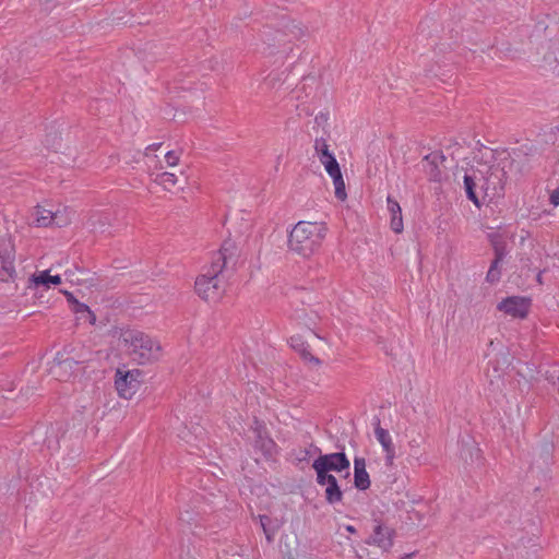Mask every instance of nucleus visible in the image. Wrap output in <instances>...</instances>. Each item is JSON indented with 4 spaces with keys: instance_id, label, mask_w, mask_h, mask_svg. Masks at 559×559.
<instances>
[{
    "instance_id": "f257e3e1",
    "label": "nucleus",
    "mask_w": 559,
    "mask_h": 559,
    "mask_svg": "<svg viewBox=\"0 0 559 559\" xmlns=\"http://www.w3.org/2000/svg\"><path fill=\"white\" fill-rule=\"evenodd\" d=\"M326 233L328 226L323 222L299 221L288 233V249L302 258H310L321 248Z\"/></svg>"
},
{
    "instance_id": "f03ea898",
    "label": "nucleus",
    "mask_w": 559,
    "mask_h": 559,
    "mask_svg": "<svg viewBox=\"0 0 559 559\" xmlns=\"http://www.w3.org/2000/svg\"><path fill=\"white\" fill-rule=\"evenodd\" d=\"M119 340L127 354L139 365H146L162 357L159 341L140 330L122 329Z\"/></svg>"
},
{
    "instance_id": "7ed1b4c3",
    "label": "nucleus",
    "mask_w": 559,
    "mask_h": 559,
    "mask_svg": "<svg viewBox=\"0 0 559 559\" xmlns=\"http://www.w3.org/2000/svg\"><path fill=\"white\" fill-rule=\"evenodd\" d=\"M347 465L348 462L344 453L320 455L312 464L317 473V481L319 485L325 486V497L330 503L342 499V491L333 473L341 472Z\"/></svg>"
},
{
    "instance_id": "20e7f679",
    "label": "nucleus",
    "mask_w": 559,
    "mask_h": 559,
    "mask_svg": "<svg viewBox=\"0 0 559 559\" xmlns=\"http://www.w3.org/2000/svg\"><path fill=\"white\" fill-rule=\"evenodd\" d=\"M313 148L314 156L319 159L320 164L324 167L325 171L332 179L335 198L341 202L346 201L347 192L345 181L328 140L323 136L316 138Z\"/></svg>"
},
{
    "instance_id": "39448f33",
    "label": "nucleus",
    "mask_w": 559,
    "mask_h": 559,
    "mask_svg": "<svg viewBox=\"0 0 559 559\" xmlns=\"http://www.w3.org/2000/svg\"><path fill=\"white\" fill-rule=\"evenodd\" d=\"M194 293L203 301L218 304L225 296V287L219 276L203 272L194 281Z\"/></svg>"
},
{
    "instance_id": "423d86ee",
    "label": "nucleus",
    "mask_w": 559,
    "mask_h": 559,
    "mask_svg": "<svg viewBox=\"0 0 559 559\" xmlns=\"http://www.w3.org/2000/svg\"><path fill=\"white\" fill-rule=\"evenodd\" d=\"M142 371L139 369L118 368L115 373V389L119 397L132 399L141 384Z\"/></svg>"
},
{
    "instance_id": "0eeeda50",
    "label": "nucleus",
    "mask_w": 559,
    "mask_h": 559,
    "mask_svg": "<svg viewBox=\"0 0 559 559\" xmlns=\"http://www.w3.org/2000/svg\"><path fill=\"white\" fill-rule=\"evenodd\" d=\"M235 255V245L230 241H225L217 251L212 253L210 264L205 267L204 272L221 277V274Z\"/></svg>"
},
{
    "instance_id": "6e6552de",
    "label": "nucleus",
    "mask_w": 559,
    "mask_h": 559,
    "mask_svg": "<svg viewBox=\"0 0 559 559\" xmlns=\"http://www.w3.org/2000/svg\"><path fill=\"white\" fill-rule=\"evenodd\" d=\"M531 308V299L524 296H511L502 299L497 309L513 319H525Z\"/></svg>"
},
{
    "instance_id": "1a4fd4ad",
    "label": "nucleus",
    "mask_w": 559,
    "mask_h": 559,
    "mask_svg": "<svg viewBox=\"0 0 559 559\" xmlns=\"http://www.w3.org/2000/svg\"><path fill=\"white\" fill-rule=\"evenodd\" d=\"M15 250L10 240H0V278L7 280L15 273Z\"/></svg>"
},
{
    "instance_id": "9d476101",
    "label": "nucleus",
    "mask_w": 559,
    "mask_h": 559,
    "mask_svg": "<svg viewBox=\"0 0 559 559\" xmlns=\"http://www.w3.org/2000/svg\"><path fill=\"white\" fill-rule=\"evenodd\" d=\"M394 530L386 524L374 521L369 543L386 551L393 546Z\"/></svg>"
},
{
    "instance_id": "9b49d317",
    "label": "nucleus",
    "mask_w": 559,
    "mask_h": 559,
    "mask_svg": "<svg viewBox=\"0 0 559 559\" xmlns=\"http://www.w3.org/2000/svg\"><path fill=\"white\" fill-rule=\"evenodd\" d=\"M62 283L60 275H51L50 270L36 271L33 273L27 281V288L31 290L43 287L44 289H50Z\"/></svg>"
},
{
    "instance_id": "f8f14e48",
    "label": "nucleus",
    "mask_w": 559,
    "mask_h": 559,
    "mask_svg": "<svg viewBox=\"0 0 559 559\" xmlns=\"http://www.w3.org/2000/svg\"><path fill=\"white\" fill-rule=\"evenodd\" d=\"M288 344L311 367L321 366V360L311 353L310 345L307 343V341L304 338L301 334L292 335L288 338Z\"/></svg>"
},
{
    "instance_id": "ddd939ff",
    "label": "nucleus",
    "mask_w": 559,
    "mask_h": 559,
    "mask_svg": "<svg viewBox=\"0 0 559 559\" xmlns=\"http://www.w3.org/2000/svg\"><path fill=\"white\" fill-rule=\"evenodd\" d=\"M62 294L70 304L71 310L75 313L78 320L88 322L91 325L96 323V316L87 305L79 301L71 292L62 290Z\"/></svg>"
},
{
    "instance_id": "4468645a",
    "label": "nucleus",
    "mask_w": 559,
    "mask_h": 559,
    "mask_svg": "<svg viewBox=\"0 0 559 559\" xmlns=\"http://www.w3.org/2000/svg\"><path fill=\"white\" fill-rule=\"evenodd\" d=\"M374 437L382 447L386 463L391 465L395 459V448L390 432L378 425L374 428Z\"/></svg>"
},
{
    "instance_id": "2eb2a0df",
    "label": "nucleus",
    "mask_w": 559,
    "mask_h": 559,
    "mask_svg": "<svg viewBox=\"0 0 559 559\" xmlns=\"http://www.w3.org/2000/svg\"><path fill=\"white\" fill-rule=\"evenodd\" d=\"M371 485L370 475L366 468V460L355 457L354 461V486L358 490H367Z\"/></svg>"
},
{
    "instance_id": "dca6fc26",
    "label": "nucleus",
    "mask_w": 559,
    "mask_h": 559,
    "mask_svg": "<svg viewBox=\"0 0 559 559\" xmlns=\"http://www.w3.org/2000/svg\"><path fill=\"white\" fill-rule=\"evenodd\" d=\"M386 209L390 213V227L395 234H401L404 229L402 209L400 203L391 198L390 195L386 198Z\"/></svg>"
},
{
    "instance_id": "f3484780",
    "label": "nucleus",
    "mask_w": 559,
    "mask_h": 559,
    "mask_svg": "<svg viewBox=\"0 0 559 559\" xmlns=\"http://www.w3.org/2000/svg\"><path fill=\"white\" fill-rule=\"evenodd\" d=\"M510 164H511V160L508 157H504L497 165H493L490 167V174L488 177V181H491L492 179L497 180L493 182V185H495L493 190H499V191L503 190L504 185L508 179L506 167H507V165H510Z\"/></svg>"
},
{
    "instance_id": "a211bd4d",
    "label": "nucleus",
    "mask_w": 559,
    "mask_h": 559,
    "mask_svg": "<svg viewBox=\"0 0 559 559\" xmlns=\"http://www.w3.org/2000/svg\"><path fill=\"white\" fill-rule=\"evenodd\" d=\"M255 433V448L260 449L265 456H273L276 453L275 442L267 436L264 427L257 426Z\"/></svg>"
},
{
    "instance_id": "6ab92c4d",
    "label": "nucleus",
    "mask_w": 559,
    "mask_h": 559,
    "mask_svg": "<svg viewBox=\"0 0 559 559\" xmlns=\"http://www.w3.org/2000/svg\"><path fill=\"white\" fill-rule=\"evenodd\" d=\"M154 181L166 191H171L179 182L176 174L169 171H162L157 174Z\"/></svg>"
},
{
    "instance_id": "aec40b11",
    "label": "nucleus",
    "mask_w": 559,
    "mask_h": 559,
    "mask_svg": "<svg viewBox=\"0 0 559 559\" xmlns=\"http://www.w3.org/2000/svg\"><path fill=\"white\" fill-rule=\"evenodd\" d=\"M34 218L38 226H50L53 223V210L38 205L34 210Z\"/></svg>"
},
{
    "instance_id": "412c9836",
    "label": "nucleus",
    "mask_w": 559,
    "mask_h": 559,
    "mask_svg": "<svg viewBox=\"0 0 559 559\" xmlns=\"http://www.w3.org/2000/svg\"><path fill=\"white\" fill-rule=\"evenodd\" d=\"M73 212L68 206H58L53 210V223L58 227L67 226L72 221Z\"/></svg>"
},
{
    "instance_id": "4be33fe9",
    "label": "nucleus",
    "mask_w": 559,
    "mask_h": 559,
    "mask_svg": "<svg viewBox=\"0 0 559 559\" xmlns=\"http://www.w3.org/2000/svg\"><path fill=\"white\" fill-rule=\"evenodd\" d=\"M181 158V153L179 151H168L164 155V162H159V165L157 166L158 169H164L166 167H176L178 166Z\"/></svg>"
},
{
    "instance_id": "5701e85b",
    "label": "nucleus",
    "mask_w": 559,
    "mask_h": 559,
    "mask_svg": "<svg viewBox=\"0 0 559 559\" xmlns=\"http://www.w3.org/2000/svg\"><path fill=\"white\" fill-rule=\"evenodd\" d=\"M464 189L468 200H471L476 206H479L478 198L475 193V181L469 175L464 176Z\"/></svg>"
},
{
    "instance_id": "b1692460",
    "label": "nucleus",
    "mask_w": 559,
    "mask_h": 559,
    "mask_svg": "<svg viewBox=\"0 0 559 559\" xmlns=\"http://www.w3.org/2000/svg\"><path fill=\"white\" fill-rule=\"evenodd\" d=\"M498 263L499 261L496 260L487 273V280L491 283L497 282L499 280L500 272L498 270Z\"/></svg>"
},
{
    "instance_id": "393cba45",
    "label": "nucleus",
    "mask_w": 559,
    "mask_h": 559,
    "mask_svg": "<svg viewBox=\"0 0 559 559\" xmlns=\"http://www.w3.org/2000/svg\"><path fill=\"white\" fill-rule=\"evenodd\" d=\"M318 316L316 314L313 318H309V320H304V324L308 326V329L314 334L316 337L321 338L314 331L313 326L317 324Z\"/></svg>"
},
{
    "instance_id": "a878e982",
    "label": "nucleus",
    "mask_w": 559,
    "mask_h": 559,
    "mask_svg": "<svg viewBox=\"0 0 559 559\" xmlns=\"http://www.w3.org/2000/svg\"><path fill=\"white\" fill-rule=\"evenodd\" d=\"M162 146V143H152L145 147L144 155L150 156L152 153L158 151Z\"/></svg>"
},
{
    "instance_id": "bb28decb",
    "label": "nucleus",
    "mask_w": 559,
    "mask_h": 559,
    "mask_svg": "<svg viewBox=\"0 0 559 559\" xmlns=\"http://www.w3.org/2000/svg\"><path fill=\"white\" fill-rule=\"evenodd\" d=\"M550 203L554 206H558L559 205V188L551 192V194H550Z\"/></svg>"
},
{
    "instance_id": "cd10ccee",
    "label": "nucleus",
    "mask_w": 559,
    "mask_h": 559,
    "mask_svg": "<svg viewBox=\"0 0 559 559\" xmlns=\"http://www.w3.org/2000/svg\"><path fill=\"white\" fill-rule=\"evenodd\" d=\"M262 526H263L264 533L266 534V538H267L269 540H271V536H270V535H269V533L266 532V528H265V526H264V524H263V523H262Z\"/></svg>"
},
{
    "instance_id": "c85d7f7f",
    "label": "nucleus",
    "mask_w": 559,
    "mask_h": 559,
    "mask_svg": "<svg viewBox=\"0 0 559 559\" xmlns=\"http://www.w3.org/2000/svg\"><path fill=\"white\" fill-rule=\"evenodd\" d=\"M285 52H286V49H285V48H284L283 50L278 51V53H280V58H283V57H284V55H285Z\"/></svg>"
},
{
    "instance_id": "c756f323",
    "label": "nucleus",
    "mask_w": 559,
    "mask_h": 559,
    "mask_svg": "<svg viewBox=\"0 0 559 559\" xmlns=\"http://www.w3.org/2000/svg\"><path fill=\"white\" fill-rule=\"evenodd\" d=\"M412 449H418L419 445L417 443H411Z\"/></svg>"
},
{
    "instance_id": "7c9ffc66",
    "label": "nucleus",
    "mask_w": 559,
    "mask_h": 559,
    "mask_svg": "<svg viewBox=\"0 0 559 559\" xmlns=\"http://www.w3.org/2000/svg\"><path fill=\"white\" fill-rule=\"evenodd\" d=\"M423 163H424V164L429 163V157H428V156H426V157L424 158Z\"/></svg>"
}]
</instances>
